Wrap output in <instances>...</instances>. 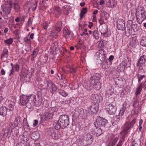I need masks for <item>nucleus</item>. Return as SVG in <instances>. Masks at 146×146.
Instances as JSON below:
<instances>
[{
    "mask_svg": "<svg viewBox=\"0 0 146 146\" xmlns=\"http://www.w3.org/2000/svg\"><path fill=\"white\" fill-rule=\"evenodd\" d=\"M125 109V108L124 106H123L121 107L119 110V113L118 115L119 117L123 115Z\"/></svg>",
    "mask_w": 146,
    "mask_h": 146,
    "instance_id": "38",
    "label": "nucleus"
},
{
    "mask_svg": "<svg viewBox=\"0 0 146 146\" xmlns=\"http://www.w3.org/2000/svg\"><path fill=\"white\" fill-rule=\"evenodd\" d=\"M137 76L139 82H140L141 80H142L143 78H145V75H139V74H137Z\"/></svg>",
    "mask_w": 146,
    "mask_h": 146,
    "instance_id": "46",
    "label": "nucleus"
},
{
    "mask_svg": "<svg viewBox=\"0 0 146 146\" xmlns=\"http://www.w3.org/2000/svg\"><path fill=\"white\" fill-rule=\"evenodd\" d=\"M70 71L71 72H75L76 71V69L74 68H72L70 69Z\"/></svg>",
    "mask_w": 146,
    "mask_h": 146,
    "instance_id": "64",
    "label": "nucleus"
},
{
    "mask_svg": "<svg viewBox=\"0 0 146 146\" xmlns=\"http://www.w3.org/2000/svg\"><path fill=\"white\" fill-rule=\"evenodd\" d=\"M8 56V52L7 49H4L1 56V58L3 60H6Z\"/></svg>",
    "mask_w": 146,
    "mask_h": 146,
    "instance_id": "19",
    "label": "nucleus"
},
{
    "mask_svg": "<svg viewBox=\"0 0 146 146\" xmlns=\"http://www.w3.org/2000/svg\"><path fill=\"white\" fill-rule=\"evenodd\" d=\"M93 36L94 38L98 39L99 38V32L98 31L97 29H96L93 32Z\"/></svg>",
    "mask_w": 146,
    "mask_h": 146,
    "instance_id": "32",
    "label": "nucleus"
},
{
    "mask_svg": "<svg viewBox=\"0 0 146 146\" xmlns=\"http://www.w3.org/2000/svg\"><path fill=\"white\" fill-rule=\"evenodd\" d=\"M39 51V50L37 48L35 49L33 51V53L31 54V55L33 56L31 58V60H33L35 57L37 55Z\"/></svg>",
    "mask_w": 146,
    "mask_h": 146,
    "instance_id": "31",
    "label": "nucleus"
},
{
    "mask_svg": "<svg viewBox=\"0 0 146 146\" xmlns=\"http://www.w3.org/2000/svg\"><path fill=\"white\" fill-rule=\"evenodd\" d=\"M23 126L24 129L26 131V130H29V126L27 122V120L24 119L23 123Z\"/></svg>",
    "mask_w": 146,
    "mask_h": 146,
    "instance_id": "24",
    "label": "nucleus"
},
{
    "mask_svg": "<svg viewBox=\"0 0 146 146\" xmlns=\"http://www.w3.org/2000/svg\"><path fill=\"white\" fill-rule=\"evenodd\" d=\"M143 87L144 88V90L146 89V80L144 82L143 84H142Z\"/></svg>",
    "mask_w": 146,
    "mask_h": 146,
    "instance_id": "59",
    "label": "nucleus"
},
{
    "mask_svg": "<svg viewBox=\"0 0 146 146\" xmlns=\"http://www.w3.org/2000/svg\"><path fill=\"white\" fill-rule=\"evenodd\" d=\"M38 121L37 120H34V123L33 124V125L34 126H36L38 123Z\"/></svg>",
    "mask_w": 146,
    "mask_h": 146,
    "instance_id": "60",
    "label": "nucleus"
},
{
    "mask_svg": "<svg viewBox=\"0 0 146 146\" xmlns=\"http://www.w3.org/2000/svg\"><path fill=\"white\" fill-rule=\"evenodd\" d=\"M141 143L140 141L139 140L136 141L134 140L131 143V146H140Z\"/></svg>",
    "mask_w": 146,
    "mask_h": 146,
    "instance_id": "35",
    "label": "nucleus"
},
{
    "mask_svg": "<svg viewBox=\"0 0 146 146\" xmlns=\"http://www.w3.org/2000/svg\"><path fill=\"white\" fill-rule=\"evenodd\" d=\"M83 138L86 141L88 142L89 143L91 144L92 143L94 137L91 134L88 133H85L83 135Z\"/></svg>",
    "mask_w": 146,
    "mask_h": 146,
    "instance_id": "12",
    "label": "nucleus"
},
{
    "mask_svg": "<svg viewBox=\"0 0 146 146\" xmlns=\"http://www.w3.org/2000/svg\"><path fill=\"white\" fill-rule=\"evenodd\" d=\"M54 99L55 100H57L59 98L58 96V95H57V94H55L54 95Z\"/></svg>",
    "mask_w": 146,
    "mask_h": 146,
    "instance_id": "61",
    "label": "nucleus"
},
{
    "mask_svg": "<svg viewBox=\"0 0 146 146\" xmlns=\"http://www.w3.org/2000/svg\"><path fill=\"white\" fill-rule=\"evenodd\" d=\"M14 7L16 11L19 12L20 11V7L19 4L16 3H15L14 4Z\"/></svg>",
    "mask_w": 146,
    "mask_h": 146,
    "instance_id": "40",
    "label": "nucleus"
},
{
    "mask_svg": "<svg viewBox=\"0 0 146 146\" xmlns=\"http://www.w3.org/2000/svg\"><path fill=\"white\" fill-rule=\"evenodd\" d=\"M146 62V55H143L138 59L137 64V66H140Z\"/></svg>",
    "mask_w": 146,
    "mask_h": 146,
    "instance_id": "14",
    "label": "nucleus"
},
{
    "mask_svg": "<svg viewBox=\"0 0 146 146\" xmlns=\"http://www.w3.org/2000/svg\"><path fill=\"white\" fill-rule=\"evenodd\" d=\"M112 119L114 121V122H115V123H117L120 120V118L116 115L114 116Z\"/></svg>",
    "mask_w": 146,
    "mask_h": 146,
    "instance_id": "42",
    "label": "nucleus"
},
{
    "mask_svg": "<svg viewBox=\"0 0 146 146\" xmlns=\"http://www.w3.org/2000/svg\"><path fill=\"white\" fill-rule=\"evenodd\" d=\"M14 68L13 67H12V69L10 70V73L9 74V76H11L13 75L15 72V71L14 70Z\"/></svg>",
    "mask_w": 146,
    "mask_h": 146,
    "instance_id": "56",
    "label": "nucleus"
},
{
    "mask_svg": "<svg viewBox=\"0 0 146 146\" xmlns=\"http://www.w3.org/2000/svg\"><path fill=\"white\" fill-rule=\"evenodd\" d=\"M42 100L41 98L40 99L38 98H37L36 99L34 102H32V104H31L32 107L33 106L38 107L42 104Z\"/></svg>",
    "mask_w": 146,
    "mask_h": 146,
    "instance_id": "17",
    "label": "nucleus"
},
{
    "mask_svg": "<svg viewBox=\"0 0 146 146\" xmlns=\"http://www.w3.org/2000/svg\"><path fill=\"white\" fill-rule=\"evenodd\" d=\"M33 20V19L31 17H30L29 19V20H28V25L29 26H31L32 24Z\"/></svg>",
    "mask_w": 146,
    "mask_h": 146,
    "instance_id": "54",
    "label": "nucleus"
},
{
    "mask_svg": "<svg viewBox=\"0 0 146 146\" xmlns=\"http://www.w3.org/2000/svg\"><path fill=\"white\" fill-rule=\"evenodd\" d=\"M133 32L134 35H135V33L138 31V27L137 25L133 24L130 26Z\"/></svg>",
    "mask_w": 146,
    "mask_h": 146,
    "instance_id": "28",
    "label": "nucleus"
},
{
    "mask_svg": "<svg viewBox=\"0 0 146 146\" xmlns=\"http://www.w3.org/2000/svg\"><path fill=\"white\" fill-rule=\"evenodd\" d=\"M96 56L98 58L101 60L102 63H104L106 58V52L103 49H101L98 50L96 53Z\"/></svg>",
    "mask_w": 146,
    "mask_h": 146,
    "instance_id": "8",
    "label": "nucleus"
},
{
    "mask_svg": "<svg viewBox=\"0 0 146 146\" xmlns=\"http://www.w3.org/2000/svg\"><path fill=\"white\" fill-rule=\"evenodd\" d=\"M54 108L50 107L48 109L49 112H45L43 114L41 118V121L43 122L45 121H48L51 119L53 115V109Z\"/></svg>",
    "mask_w": 146,
    "mask_h": 146,
    "instance_id": "5",
    "label": "nucleus"
},
{
    "mask_svg": "<svg viewBox=\"0 0 146 146\" xmlns=\"http://www.w3.org/2000/svg\"><path fill=\"white\" fill-rule=\"evenodd\" d=\"M110 65L109 64H108L107 63L105 62L102 65V67L104 69H106L109 67Z\"/></svg>",
    "mask_w": 146,
    "mask_h": 146,
    "instance_id": "52",
    "label": "nucleus"
},
{
    "mask_svg": "<svg viewBox=\"0 0 146 146\" xmlns=\"http://www.w3.org/2000/svg\"><path fill=\"white\" fill-rule=\"evenodd\" d=\"M143 88L142 84V83H141L139 85L136 89V91L135 92V95L136 96H137L139 94H140Z\"/></svg>",
    "mask_w": 146,
    "mask_h": 146,
    "instance_id": "26",
    "label": "nucleus"
},
{
    "mask_svg": "<svg viewBox=\"0 0 146 146\" xmlns=\"http://www.w3.org/2000/svg\"><path fill=\"white\" fill-rule=\"evenodd\" d=\"M99 108L98 104H92L90 108L89 113L92 115L96 114L99 110Z\"/></svg>",
    "mask_w": 146,
    "mask_h": 146,
    "instance_id": "10",
    "label": "nucleus"
},
{
    "mask_svg": "<svg viewBox=\"0 0 146 146\" xmlns=\"http://www.w3.org/2000/svg\"><path fill=\"white\" fill-rule=\"evenodd\" d=\"M136 121V119H133L131 122H126L125 123L122 129L121 132L122 134H126L129 131V130L132 128Z\"/></svg>",
    "mask_w": 146,
    "mask_h": 146,
    "instance_id": "3",
    "label": "nucleus"
},
{
    "mask_svg": "<svg viewBox=\"0 0 146 146\" xmlns=\"http://www.w3.org/2000/svg\"><path fill=\"white\" fill-rule=\"evenodd\" d=\"M31 136L32 139L35 140L39 139L40 138L39 133L35 131L34 132L31 134Z\"/></svg>",
    "mask_w": 146,
    "mask_h": 146,
    "instance_id": "20",
    "label": "nucleus"
},
{
    "mask_svg": "<svg viewBox=\"0 0 146 146\" xmlns=\"http://www.w3.org/2000/svg\"><path fill=\"white\" fill-rule=\"evenodd\" d=\"M13 39L11 38L4 40L5 42L9 46L11 44L13 43Z\"/></svg>",
    "mask_w": 146,
    "mask_h": 146,
    "instance_id": "41",
    "label": "nucleus"
},
{
    "mask_svg": "<svg viewBox=\"0 0 146 146\" xmlns=\"http://www.w3.org/2000/svg\"><path fill=\"white\" fill-rule=\"evenodd\" d=\"M108 122L106 119L102 118L100 116L97 117L94 125L96 127H100L104 128L105 126Z\"/></svg>",
    "mask_w": 146,
    "mask_h": 146,
    "instance_id": "4",
    "label": "nucleus"
},
{
    "mask_svg": "<svg viewBox=\"0 0 146 146\" xmlns=\"http://www.w3.org/2000/svg\"><path fill=\"white\" fill-rule=\"evenodd\" d=\"M114 58V56L113 55H111L109 57L108 59L106 60L107 62L108 60L109 62V64H111L112 63L111 61L113 60Z\"/></svg>",
    "mask_w": 146,
    "mask_h": 146,
    "instance_id": "48",
    "label": "nucleus"
},
{
    "mask_svg": "<svg viewBox=\"0 0 146 146\" xmlns=\"http://www.w3.org/2000/svg\"><path fill=\"white\" fill-rule=\"evenodd\" d=\"M43 28L44 29L46 30L48 27V24L47 23L45 22L44 24L43 25Z\"/></svg>",
    "mask_w": 146,
    "mask_h": 146,
    "instance_id": "55",
    "label": "nucleus"
},
{
    "mask_svg": "<svg viewBox=\"0 0 146 146\" xmlns=\"http://www.w3.org/2000/svg\"><path fill=\"white\" fill-rule=\"evenodd\" d=\"M12 6L10 5L9 6H5L3 9V11L6 15L10 14L11 11Z\"/></svg>",
    "mask_w": 146,
    "mask_h": 146,
    "instance_id": "22",
    "label": "nucleus"
},
{
    "mask_svg": "<svg viewBox=\"0 0 146 146\" xmlns=\"http://www.w3.org/2000/svg\"><path fill=\"white\" fill-rule=\"evenodd\" d=\"M106 108L108 113L110 115L114 114L117 110L115 105L111 103L108 104V103L106 104Z\"/></svg>",
    "mask_w": 146,
    "mask_h": 146,
    "instance_id": "7",
    "label": "nucleus"
},
{
    "mask_svg": "<svg viewBox=\"0 0 146 146\" xmlns=\"http://www.w3.org/2000/svg\"><path fill=\"white\" fill-rule=\"evenodd\" d=\"M47 86L49 88L53 84L52 83L51 81L50 80H47L46 81Z\"/></svg>",
    "mask_w": 146,
    "mask_h": 146,
    "instance_id": "51",
    "label": "nucleus"
},
{
    "mask_svg": "<svg viewBox=\"0 0 146 146\" xmlns=\"http://www.w3.org/2000/svg\"><path fill=\"white\" fill-rule=\"evenodd\" d=\"M15 121H16L17 123H18L19 122V121H20V118L19 117H17L15 118Z\"/></svg>",
    "mask_w": 146,
    "mask_h": 146,
    "instance_id": "63",
    "label": "nucleus"
},
{
    "mask_svg": "<svg viewBox=\"0 0 146 146\" xmlns=\"http://www.w3.org/2000/svg\"><path fill=\"white\" fill-rule=\"evenodd\" d=\"M104 128H103L100 127H96L95 130V132L96 135L97 136H98L101 135L102 133V131H103Z\"/></svg>",
    "mask_w": 146,
    "mask_h": 146,
    "instance_id": "21",
    "label": "nucleus"
},
{
    "mask_svg": "<svg viewBox=\"0 0 146 146\" xmlns=\"http://www.w3.org/2000/svg\"><path fill=\"white\" fill-rule=\"evenodd\" d=\"M140 43L142 46L146 47V36L141 38Z\"/></svg>",
    "mask_w": 146,
    "mask_h": 146,
    "instance_id": "29",
    "label": "nucleus"
},
{
    "mask_svg": "<svg viewBox=\"0 0 146 146\" xmlns=\"http://www.w3.org/2000/svg\"><path fill=\"white\" fill-rule=\"evenodd\" d=\"M63 33L65 35H69L70 32L67 28H64V29Z\"/></svg>",
    "mask_w": 146,
    "mask_h": 146,
    "instance_id": "47",
    "label": "nucleus"
},
{
    "mask_svg": "<svg viewBox=\"0 0 146 146\" xmlns=\"http://www.w3.org/2000/svg\"><path fill=\"white\" fill-rule=\"evenodd\" d=\"M8 108L5 106H2L0 108V115L3 116H5L8 113L9 115Z\"/></svg>",
    "mask_w": 146,
    "mask_h": 146,
    "instance_id": "15",
    "label": "nucleus"
},
{
    "mask_svg": "<svg viewBox=\"0 0 146 146\" xmlns=\"http://www.w3.org/2000/svg\"><path fill=\"white\" fill-rule=\"evenodd\" d=\"M125 35L127 36H129L130 35H134L130 26H126L125 28Z\"/></svg>",
    "mask_w": 146,
    "mask_h": 146,
    "instance_id": "16",
    "label": "nucleus"
},
{
    "mask_svg": "<svg viewBox=\"0 0 146 146\" xmlns=\"http://www.w3.org/2000/svg\"><path fill=\"white\" fill-rule=\"evenodd\" d=\"M111 90V89L107 90L106 91L105 95L109 97L113 93V91H112Z\"/></svg>",
    "mask_w": 146,
    "mask_h": 146,
    "instance_id": "43",
    "label": "nucleus"
},
{
    "mask_svg": "<svg viewBox=\"0 0 146 146\" xmlns=\"http://www.w3.org/2000/svg\"><path fill=\"white\" fill-rule=\"evenodd\" d=\"M17 125L15 123L12 122H10L9 124V127H10L9 128L11 129H10V130L11 129L12 130V129L15 127Z\"/></svg>",
    "mask_w": 146,
    "mask_h": 146,
    "instance_id": "45",
    "label": "nucleus"
},
{
    "mask_svg": "<svg viewBox=\"0 0 146 146\" xmlns=\"http://www.w3.org/2000/svg\"><path fill=\"white\" fill-rule=\"evenodd\" d=\"M104 40H102L98 42L99 47L102 48L104 47Z\"/></svg>",
    "mask_w": 146,
    "mask_h": 146,
    "instance_id": "44",
    "label": "nucleus"
},
{
    "mask_svg": "<svg viewBox=\"0 0 146 146\" xmlns=\"http://www.w3.org/2000/svg\"><path fill=\"white\" fill-rule=\"evenodd\" d=\"M12 130L10 128H6L3 129L1 134L4 137L9 138L10 136Z\"/></svg>",
    "mask_w": 146,
    "mask_h": 146,
    "instance_id": "13",
    "label": "nucleus"
},
{
    "mask_svg": "<svg viewBox=\"0 0 146 146\" xmlns=\"http://www.w3.org/2000/svg\"><path fill=\"white\" fill-rule=\"evenodd\" d=\"M91 102L93 104H96L100 102L102 100V97L97 94H93L91 96Z\"/></svg>",
    "mask_w": 146,
    "mask_h": 146,
    "instance_id": "9",
    "label": "nucleus"
},
{
    "mask_svg": "<svg viewBox=\"0 0 146 146\" xmlns=\"http://www.w3.org/2000/svg\"><path fill=\"white\" fill-rule=\"evenodd\" d=\"M1 73L2 75H4L5 74V70L3 69H1Z\"/></svg>",
    "mask_w": 146,
    "mask_h": 146,
    "instance_id": "62",
    "label": "nucleus"
},
{
    "mask_svg": "<svg viewBox=\"0 0 146 146\" xmlns=\"http://www.w3.org/2000/svg\"><path fill=\"white\" fill-rule=\"evenodd\" d=\"M63 10V11H66L67 13L69 11L70 7L69 5H66L62 7Z\"/></svg>",
    "mask_w": 146,
    "mask_h": 146,
    "instance_id": "37",
    "label": "nucleus"
},
{
    "mask_svg": "<svg viewBox=\"0 0 146 146\" xmlns=\"http://www.w3.org/2000/svg\"><path fill=\"white\" fill-rule=\"evenodd\" d=\"M54 11L56 12L58 14L60 13L61 12V10L59 7H56L54 8Z\"/></svg>",
    "mask_w": 146,
    "mask_h": 146,
    "instance_id": "49",
    "label": "nucleus"
},
{
    "mask_svg": "<svg viewBox=\"0 0 146 146\" xmlns=\"http://www.w3.org/2000/svg\"><path fill=\"white\" fill-rule=\"evenodd\" d=\"M117 27L119 30L123 31L125 28V21L122 19H119L117 22Z\"/></svg>",
    "mask_w": 146,
    "mask_h": 146,
    "instance_id": "11",
    "label": "nucleus"
},
{
    "mask_svg": "<svg viewBox=\"0 0 146 146\" xmlns=\"http://www.w3.org/2000/svg\"><path fill=\"white\" fill-rule=\"evenodd\" d=\"M27 97L29 99V102H31V104H32V102H34L36 99V96L33 94L28 96Z\"/></svg>",
    "mask_w": 146,
    "mask_h": 146,
    "instance_id": "25",
    "label": "nucleus"
},
{
    "mask_svg": "<svg viewBox=\"0 0 146 146\" xmlns=\"http://www.w3.org/2000/svg\"><path fill=\"white\" fill-rule=\"evenodd\" d=\"M14 106L13 105L10 104L7 107L8 108V111L9 112H10V114L11 115H12L13 113V111L14 109Z\"/></svg>",
    "mask_w": 146,
    "mask_h": 146,
    "instance_id": "30",
    "label": "nucleus"
},
{
    "mask_svg": "<svg viewBox=\"0 0 146 146\" xmlns=\"http://www.w3.org/2000/svg\"><path fill=\"white\" fill-rule=\"evenodd\" d=\"M61 21H58L56 24L55 29L58 32H59L62 28V25Z\"/></svg>",
    "mask_w": 146,
    "mask_h": 146,
    "instance_id": "23",
    "label": "nucleus"
},
{
    "mask_svg": "<svg viewBox=\"0 0 146 146\" xmlns=\"http://www.w3.org/2000/svg\"><path fill=\"white\" fill-rule=\"evenodd\" d=\"M52 137L54 139H57L58 138L59 136L57 133L55 132H54L53 131H52V132H51V134H50Z\"/></svg>",
    "mask_w": 146,
    "mask_h": 146,
    "instance_id": "39",
    "label": "nucleus"
},
{
    "mask_svg": "<svg viewBox=\"0 0 146 146\" xmlns=\"http://www.w3.org/2000/svg\"><path fill=\"white\" fill-rule=\"evenodd\" d=\"M135 15L137 23L141 24L146 18V10L144 7L141 6H138L136 9Z\"/></svg>",
    "mask_w": 146,
    "mask_h": 146,
    "instance_id": "2",
    "label": "nucleus"
},
{
    "mask_svg": "<svg viewBox=\"0 0 146 146\" xmlns=\"http://www.w3.org/2000/svg\"><path fill=\"white\" fill-rule=\"evenodd\" d=\"M14 68L15 69V71L18 72L19 69V66L18 64H16L14 65Z\"/></svg>",
    "mask_w": 146,
    "mask_h": 146,
    "instance_id": "53",
    "label": "nucleus"
},
{
    "mask_svg": "<svg viewBox=\"0 0 146 146\" xmlns=\"http://www.w3.org/2000/svg\"><path fill=\"white\" fill-rule=\"evenodd\" d=\"M104 20L102 19V18H100L99 20V22L100 24V25H102L104 23Z\"/></svg>",
    "mask_w": 146,
    "mask_h": 146,
    "instance_id": "58",
    "label": "nucleus"
},
{
    "mask_svg": "<svg viewBox=\"0 0 146 146\" xmlns=\"http://www.w3.org/2000/svg\"><path fill=\"white\" fill-rule=\"evenodd\" d=\"M69 121L67 115H62L60 116L57 122L54 124L55 128L58 130L62 128L64 129L69 124Z\"/></svg>",
    "mask_w": 146,
    "mask_h": 146,
    "instance_id": "1",
    "label": "nucleus"
},
{
    "mask_svg": "<svg viewBox=\"0 0 146 146\" xmlns=\"http://www.w3.org/2000/svg\"><path fill=\"white\" fill-rule=\"evenodd\" d=\"M118 140V138L117 137H116L112 141V143L111 145V146H114L115 145L116 143L117 142V141Z\"/></svg>",
    "mask_w": 146,
    "mask_h": 146,
    "instance_id": "50",
    "label": "nucleus"
},
{
    "mask_svg": "<svg viewBox=\"0 0 146 146\" xmlns=\"http://www.w3.org/2000/svg\"><path fill=\"white\" fill-rule=\"evenodd\" d=\"M87 9L86 8H83L80 14L81 19H82L84 15L87 12Z\"/></svg>",
    "mask_w": 146,
    "mask_h": 146,
    "instance_id": "34",
    "label": "nucleus"
},
{
    "mask_svg": "<svg viewBox=\"0 0 146 146\" xmlns=\"http://www.w3.org/2000/svg\"><path fill=\"white\" fill-rule=\"evenodd\" d=\"M107 30L106 29V31H105V32H103L102 31L101 32V33L102 34H103L104 36L106 37L108 36V35H107Z\"/></svg>",
    "mask_w": 146,
    "mask_h": 146,
    "instance_id": "57",
    "label": "nucleus"
},
{
    "mask_svg": "<svg viewBox=\"0 0 146 146\" xmlns=\"http://www.w3.org/2000/svg\"><path fill=\"white\" fill-rule=\"evenodd\" d=\"M27 133V131H25V132L23 134V135L22 136V137H21V143L24 144L25 143V142H26L27 141V136L25 137V135H24V134L25 133Z\"/></svg>",
    "mask_w": 146,
    "mask_h": 146,
    "instance_id": "36",
    "label": "nucleus"
},
{
    "mask_svg": "<svg viewBox=\"0 0 146 146\" xmlns=\"http://www.w3.org/2000/svg\"><path fill=\"white\" fill-rule=\"evenodd\" d=\"M101 76L98 73H95L90 78L91 79L100 80Z\"/></svg>",
    "mask_w": 146,
    "mask_h": 146,
    "instance_id": "27",
    "label": "nucleus"
},
{
    "mask_svg": "<svg viewBox=\"0 0 146 146\" xmlns=\"http://www.w3.org/2000/svg\"><path fill=\"white\" fill-rule=\"evenodd\" d=\"M90 82L95 87V86H97V87H96V88H100L99 85L100 84V80H95L90 79Z\"/></svg>",
    "mask_w": 146,
    "mask_h": 146,
    "instance_id": "18",
    "label": "nucleus"
},
{
    "mask_svg": "<svg viewBox=\"0 0 146 146\" xmlns=\"http://www.w3.org/2000/svg\"><path fill=\"white\" fill-rule=\"evenodd\" d=\"M49 89L50 92L52 94H53L57 90V88L56 86L54 84L49 88Z\"/></svg>",
    "mask_w": 146,
    "mask_h": 146,
    "instance_id": "33",
    "label": "nucleus"
},
{
    "mask_svg": "<svg viewBox=\"0 0 146 146\" xmlns=\"http://www.w3.org/2000/svg\"><path fill=\"white\" fill-rule=\"evenodd\" d=\"M27 96L23 95L20 96V104L23 106H26L27 108L30 109L32 108L31 102H29Z\"/></svg>",
    "mask_w": 146,
    "mask_h": 146,
    "instance_id": "6",
    "label": "nucleus"
}]
</instances>
